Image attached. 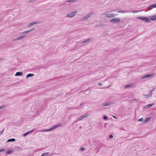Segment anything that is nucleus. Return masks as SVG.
I'll return each mask as SVG.
<instances>
[{"label": "nucleus", "mask_w": 156, "mask_h": 156, "mask_svg": "<svg viewBox=\"0 0 156 156\" xmlns=\"http://www.w3.org/2000/svg\"><path fill=\"white\" fill-rule=\"evenodd\" d=\"M156 75L155 73H150L146 74L141 77V79H144L146 78H150L153 77L154 75Z\"/></svg>", "instance_id": "1"}, {"label": "nucleus", "mask_w": 156, "mask_h": 156, "mask_svg": "<svg viewBox=\"0 0 156 156\" xmlns=\"http://www.w3.org/2000/svg\"><path fill=\"white\" fill-rule=\"evenodd\" d=\"M77 13V11H75L74 12H72L69 14H68L66 16V17H72L75 16L76 14Z\"/></svg>", "instance_id": "2"}, {"label": "nucleus", "mask_w": 156, "mask_h": 156, "mask_svg": "<svg viewBox=\"0 0 156 156\" xmlns=\"http://www.w3.org/2000/svg\"><path fill=\"white\" fill-rule=\"evenodd\" d=\"M120 21V19L119 18H115L111 19L110 22L111 23H118Z\"/></svg>", "instance_id": "3"}, {"label": "nucleus", "mask_w": 156, "mask_h": 156, "mask_svg": "<svg viewBox=\"0 0 156 156\" xmlns=\"http://www.w3.org/2000/svg\"><path fill=\"white\" fill-rule=\"evenodd\" d=\"M88 116V114H85L84 115H83L80 117H79L77 118V119L78 121H80L83 119L84 118L87 117Z\"/></svg>", "instance_id": "4"}, {"label": "nucleus", "mask_w": 156, "mask_h": 156, "mask_svg": "<svg viewBox=\"0 0 156 156\" xmlns=\"http://www.w3.org/2000/svg\"><path fill=\"white\" fill-rule=\"evenodd\" d=\"M93 14L92 13H90L85 16L83 19V20H87L89 17L91 16Z\"/></svg>", "instance_id": "5"}, {"label": "nucleus", "mask_w": 156, "mask_h": 156, "mask_svg": "<svg viewBox=\"0 0 156 156\" xmlns=\"http://www.w3.org/2000/svg\"><path fill=\"white\" fill-rule=\"evenodd\" d=\"M39 22L38 21H35L34 22H33L32 23H30L28 25L27 27H30L31 26L35 24H36L39 23Z\"/></svg>", "instance_id": "6"}, {"label": "nucleus", "mask_w": 156, "mask_h": 156, "mask_svg": "<svg viewBox=\"0 0 156 156\" xmlns=\"http://www.w3.org/2000/svg\"><path fill=\"white\" fill-rule=\"evenodd\" d=\"M61 125V124H57L56 125H55L54 126H53L51 128V130H52L55 129V128L60 126Z\"/></svg>", "instance_id": "7"}, {"label": "nucleus", "mask_w": 156, "mask_h": 156, "mask_svg": "<svg viewBox=\"0 0 156 156\" xmlns=\"http://www.w3.org/2000/svg\"><path fill=\"white\" fill-rule=\"evenodd\" d=\"M34 30V28H32V29H30V30H26V31H24L23 32H22V33H20V34H21L23 33H28L33 30Z\"/></svg>", "instance_id": "8"}, {"label": "nucleus", "mask_w": 156, "mask_h": 156, "mask_svg": "<svg viewBox=\"0 0 156 156\" xmlns=\"http://www.w3.org/2000/svg\"><path fill=\"white\" fill-rule=\"evenodd\" d=\"M34 129H33L32 130H31V131H28V132L25 133L24 134H23V136L25 137V136H26L27 135H28V134L30 133H32L34 131Z\"/></svg>", "instance_id": "9"}, {"label": "nucleus", "mask_w": 156, "mask_h": 156, "mask_svg": "<svg viewBox=\"0 0 156 156\" xmlns=\"http://www.w3.org/2000/svg\"><path fill=\"white\" fill-rule=\"evenodd\" d=\"M156 8V4H154L151 5L149 7L148 9H151L152 8Z\"/></svg>", "instance_id": "10"}, {"label": "nucleus", "mask_w": 156, "mask_h": 156, "mask_svg": "<svg viewBox=\"0 0 156 156\" xmlns=\"http://www.w3.org/2000/svg\"><path fill=\"white\" fill-rule=\"evenodd\" d=\"M116 15L113 14L108 13V17L112 18L116 16Z\"/></svg>", "instance_id": "11"}, {"label": "nucleus", "mask_w": 156, "mask_h": 156, "mask_svg": "<svg viewBox=\"0 0 156 156\" xmlns=\"http://www.w3.org/2000/svg\"><path fill=\"white\" fill-rule=\"evenodd\" d=\"M117 12L119 13H125L127 12H131V11H118Z\"/></svg>", "instance_id": "12"}, {"label": "nucleus", "mask_w": 156, "mask_h": 156, "mask_svg": "<svg viewBox=\"0 0 156 156\" xmlns=\"http://www.w3.org/2000/svg\"><path fill=\"white\" fill-rule=\"evenodd\" d=\"M27 36H22L17 37V40H20L21 39L24 38L26 37Z\"/></svg>", "instance_id": "13"}, {"label": "nucleus", "mask_w": 156, "mask_h": 156, "mask_svg": "<svg viewBox=\"0 0 156 156\" xmlns=\"http://www.w3.org/2000/svg\"><path fill=\"white\" fill-rule=\"evenodd\" d=\"M23 75V73L20 72H17L15 74V76H21Z\"/></svg>", "instance_id": "14"}, {"label": "nucleus", "mask_w": 156, "mask_h": 156, "mask_svg": "<svg viewBox=\"0 0 156 156\" xmlns=\"http://www.w3.org/2000/svg\"><path fill=\"white\" fill-rule=\"evenodd\" d=\"M151 118V116L146 118L145 119V120H144V122L145 123V122H146L149 121V120H150Z\"/></svg>", "instance_id": "15"}, {"label": "nucleus", "mask_w": 156, "mask_h": 156, "mask_svg": "<svg viewBox=\"0 0 156 156\" xmlns=\"http://www.w3.org/2000/svg\"><path fill=\"white\" fill-rule=\"evenodd\" d=\"M51 128L49 129H43V130L40 131L42 132H48L51 131Z\"/></svg>", "instance_id": "16"}, {"label": "nucleus", "mask_w": 156, "mask_h": 156, "mask_svg": "<svg viewBox=\"0 0 156 156\" xmlns=\"http://www.w3.org/2000/svg\"><path fill=\"white\" fill-rule=\"evenodd\" d=\"M15 141V139L14 138H12L10 139H8L7 141H6L7 142H13Z\"/></svg>", "instance_id": "17"}, {"label": "nucleus", "mask_w": 156, "mask_h": 156, "mask_svg": "<svg viewBox=\"0 0 156 156\" xmlns=\"http://www.w3.org/2000/svg\"><path fill=\"white\" fill-rule=\"evenodd\" d=\"M144 21L147 22H151V20L149 19L148 18L145 17V19L144 20Z\"/></svg>", "instance_id": "18"}, {"label": "nucleus", "mask_w": 156, "mask_h": 156, "mask_svg": "<svg viewBox=\"0 0 156 156\" xmlns=\"http://www.w3.org/2000/svg\"><path fill=\"white\" fill-rule=\"evenodd\" d=\"M34 75L33 74L30 73L28 74L26 76V78H28L30 77H32Z\"/></svg>", "instance_id": "19"}, {"label": "nucleus", "mask_w": 156, "mask_h": 156, "mask_svg": "<svg viewBox=\"0 0 156 156\" xmlns=\"http://www.w3.org/2000/svg\"><path fill=\"white\" fill-rule=\"evenodd\" d=\"M13 150H9V151H6V153L7 154H9L12 153V152H13Z\"/></svg>", "instance_id": "20"}, {"label": "nucleus", "mask_w": 156, "mask_h": 156, "mask_svg": "<svg viewBox=\"0 0 156 156\" xmlns=\"http://www.w3.org/2000/svg\"><path fill=\"white\" fill-rule=\"evenodd\" d=\"M90 39H91L90 38L87 39L85 41H83L82 42V43H87V42H88V41H90Z\"/></svg>", "instance_id": "21"}, {"label": "nucleus", "mask_w": 156, "mask_h": 156, "mask_svg": "<svg viewBox=\"0 0 156 156\" xmlns=\"http://www.w3.org/2000/svg\"><path fill=\"white\" fill-rule=\"evenodd\" d=\"M49 154V152L44 153H43L41 156H48Z\"/></svg>", "instance_id": "22"}, {"label": "nucleus", "mask_w": 156, "mask_h": 156, "mask_svg": "<svg viewBox=\"0 0 156 156\" xmlns=\"http://www.w3.org/2000/svg\"><path fill=\"white\" fill-rule=\"evenodd\" d=\"M150 18L152 20H156V16H151Z\"/></svg>", "instance_id": "23"}, {"label": "nucleus", "mask_w": 156, "mask_h": 156, "mask_svg": "<svg viewBox=\"0 0 156 156\" xmlns=\"http://www.w3.org/2000/svg\"><path fill=\"white\" fill-rule=\"evenodd\" d=\"M132 85L130 84H128V85H126V86H125V88H128L129 87H132Z\"/></svg>", "instance_id": "24"}, {"label": "nucleus", "mask_w": 156, "mask_h": 156, "mask_svg": "<svg viewBox=\"0 0 156 156\" xmlns=\"http://www.w3.org/2000/svg\"><path fill=\"white\" fill-rule=\"evenodd\" d=\"M78 0H69L67 1L68 2H75Z\"/></svg>", "instance_id": "25"}, {"label": "nucleus", "mask_w": 156, "mask_h": 156, "mask_svg": "<svg viewBox=\"0 0 156 156\" xmlns=\"http://www.w3.org/2000/svg\"><path fill=\"white\" fill-rule=\"evenodd\" d=\"M138 18L142 20L143 21H144L145 19V17L142 16L139 17Z\"/></svg>", "instance_id": "26"}, {"label": "nucleus", "mask_w": 156, "mask_h": 156, "mask_svg": "<svg viewBox=\"0 0 156 156\" xmlns=\"http://www.w3.org/2000/svg\"><path fill=\"white\" fill-rule=\"evenodd\" d=\"M14 150L15 151H18L19 150V147H18V146H15V147H14Z\"/></svg>", "instance_id": "27"}, {"label": "nucleus", "mask_w": 156, "mask_h": 156, "mask_svg": "<svg viewBox=\"0 0 156 156\" xmlns=\"http://www.w3.org/2000/svg\"><path fill=\"white\" fill-rule=\"evenodd\" d=\"M155 88H153L149 93V95H151L152 94V92L154 90Z\"/></svg>", "instance_id": "28"}, {"label": "nucleus", "mask_w": 156, "mask_h": 156, "mask_svg": "<svg viewBox=\"0 0 156 156\" xmlns=\"http://www.w3.org/2000/svg\"><path fill=\"white\" fill-rule=\"evenodd\" d=\"M107 33L106 32H105L104 33H103L102 34V35L101 36V37H105L107 35Z\"/></svg>", "instance_id": "29"}, {"label": "nucleus", "mask_w": 156, "mask_h": 156, "mask_svg": "<svg viewBox=\"0 0 156 156\" xmlns=\"http://www.w3.org/2000/svg\"><path fill=\"white\" fill-rule=\"evenodd\" d=\"M102 17H107V15L106 14H103L102 15Z\"/></svg>", "instance_id": "30"}, {"label": "nucleus", "mask_w": 156, "mask_h": 156, "mask_svg": "<svg viewBox=\"0 0 156 156\" xmlns=\"http://www.w3.org/2000/svg\"><path fill=\"white\" fill-rule=\"evenodd\" d=\"M154 105L153 104H149L147 105V107L149 108L152 106Z\"/></svg>", "instance_id": "31"}, {"label": "nucleus", "mask_w": 156, "mask_h": 156, "mask_svg": "<svg viewBox=\"0 0 156 156\" xmlns=\"http://www.w3.org/2000/svg\"><path fill=\"white\" fill-rule=\"evenodd\" d=\"M138 101V99H135L132 100L131 101V102H134V101Z\"/></svg>", "instance_id": "32"}, {"label": "nucleus", "mask_w": 156, "mask_h": 156, "mask_svg": "<svg viewBox=\"0 0 156 156\" xmlns=\"http://www.w3.org/2000/svg\"><path fill=\"white\" fill-rule=\"evenodd\" d=\"M103 119L105 120H107V117L106 116H104Z\"/></svg>", "instance_id": "33"}, {"label": "nucleus", "mask_w": 156, "mask_h": 156, "mask_svg": "<svg viewBox=\"0 0 156 156\" xmlns=\"http://www.w3.org/2000/svg\"><path fill=\"white\" fill-rule=\"evenodd\" d=\"M143 120V118H141L139 119V122H142Z\"/></svg>", "instance_id": "34"}, {"label": "nucleus", "mask_w": 156, "mask_h": 156, "mask_svg": "<svg viewBox=\"0 0 156 156\" xmlns=\"http://www.w3.org/2000/svg\"><path fill=\"white\" fill-rule=\"evenodd\" d=\"M4 130V128L3 129V130L2 131H0V135H2L3 133Z\"/></svg>", "instance_id": "35"}, {"label": "nucleus", "mask_w": 156, "mask_h": 156, "mask_svg": "<svg viewBox=\"0 0 156 156\" xmlns=\"http://www.w3.org/2000/svg\"><path fill=\"white\" fill-rule=\"evenodd\" d=\"M85 148L83 147H81L80 148V150L82 151H84L85 150Z\"/></svg>", "instance_id": "36"}, {"label": "nucleus", "mask_w": 156, "mask_h": 156, "mask_svg": "<svg viewBox=\"0 0 156 156\" xmlns=\"http://www.w3.org/2000/svg\"><path fill=\"white\" fill-rule=\"evenodd\" d=\"M5 107V106H3V105L0 106V110L2 108H4Z\"/></svg>", "instance_id": "37"}, {"label": "nucleus", "mask_w": 156, "mask_h": 156, "mask_svg": "<svg viewBox=\"0 0 156 156\" xmlns=\"http://www.w3.org/2000/svg\"><path fill=\"white\" fill-rule=\"evenodd\" d=\"M5 151L4 149H0V152H2L3 151Z\"/></svg>", "instance_id": "38"}, {"label": "nucleus", "mask_w": 156, "mask_h": 156, "mask_svg": "<svg viewBox=\"0 0 156 156\" xmlns=\"http://www.w3.org/2000/svg\"><path fill=\"white\" fill-rule=\"evenodd\" d=\"M107 105V103H106L103 105V107H105Z\"/></svg>", "instance_id": "39"}, {"label": "nucleus", "mask_w": 156, "mask_h": 156, "mask_svg": "<svg viewBox=\"0 0 156 156\" xmlns=\"http://www.w3.org/2000/svg\"><path fill=\"white\" fill-rule=\"evenodd\" d=\"M143 95H144V96H148V97H149V96H151V95H149V93L148 94H147H147H143Z\"/></svg>", "instance_id": "40"}, {"label": "nucleus", "mask_w": 156, "mask_h": 156, "mask_svg": "<svg viewBox=\"0 0 156 156\" xmlns=\"http://www.w3.org/2000/svg\"><path fill=\"white\" fill-rule=\"evenodd\" d=\"M131 11V12H133V13H136V12H139V11Z\"/></svg>", "instance_id": "41"}, {"label": "nucleus", "mask_w": 156, "mask_h": 156, "mask_svg": "<svg viewBox=\"0 0 156 156\" xmlns=\"http://www.w3.org/2000/svg\"><path fill=\"white\" fill-rule=\"evenodd\" d=\"M35 0H30L28 1V2H31L34 1Z\"/></svg>", "instance_id": "42"}, {"label": "nucleus", "mask_w": 156, "mask_h": 156, "mask_svg": "<svg viewBox=\"0 0 156 156\" xmlns=\"http://www.w3.org/2000/svg\"><path fill=\"white\" fill-rule=\"evenodd\" d=\"M17 38H14V39H13L12 40V41H17Z\"/></svg>", "instance_id": "43"}, {"label": "nucleus", "mask_w": 156, "mask_h": 156, "mask_svg": "<svg viewBox=\"0 0 156 156\" xmlns=\"http://www.w3.org/2000/svg\"><path fill=\"white\" fill-rule=\"evenodd\" d=\"M113 136L112 135H110V136H109V138L110 139H112V138H113Z\"/></svg>", "instance_id": "44"}, {"label": "nucleus", "mask_w": 156, "mask_h": 156, "mask_svg": "<svg viewBox=\"0 0 156 156\" xmlns=\"http://www.w3.org/2000/svg\"><path fill=\"white\" fill-rule=\"evenodd\" d=\"M144 108H148V107H147V105H146V106H144Z\"/></svg>", "instance_id": "45"}, {"label": "nucleus", "mask_w": 156, "mask_h": 156, "mask_svg": "<svg viewBox=\"0 0 156 156\" xmlns=\"http://www.w3.org/2000/svg\"><path fill=\"white\" fill-rule=\"evenodd\" d=\"M113 103H112V102H111V103H109L108 102V105H110L112 104H113Z\"/></svg>", "instance_id": "46"}, {"label": "nucleus", "mask_w": 156, "mask_h": 156, "mask_svg": "<svg viewBox=\"0 0 156 156\" xmlns=\"http://www.w3.org/2000/svg\"><path fill=\"white\" fill-rule=\"evenodd\" d=\"M98 85H100V86H101L102 85V83H99L98 84Z\"/></svg>", "instance_id": "47"}, {"label": "nucleus", "mask_w": 156, "mask_h": 156, "mask_svg": "<svg viewBox=\"0 0 156 156\" xmlns=\"http://www.w3.org/2000/svg\"><path fill=\"white\" fill-rule=\"evenodd\" d=\"M83 104H84V103H81L80 104V106H81V105H82Z\"/></svg>", "instance_id": "48"}, {"label": "nucleus", "mask_w": 156, "mask_h": 156, "mask_svg": "<svg viewBox=\"0 0 156 156\" xmlns=\"http://www.w3.org/2000/svg\"><path fill=\"white\" fill-rule=\"evenodd\" d=\"M81 128H82V126H80V129H81Z\"/></svg>", "instance_id": "49"}, {"label": "nucleus", "mask_w": 156, "mask_h": 156, "mask_svg": "<svg viewBox=\"0 0 156 156\" xmlns=\"http://www.w3.org/2000/svg\"><path fill=\"white\" fill-rule=\"evenodd\" d=\"M78 109V108H76V109Z\"/></svg>", "instance_id": "50"}, {"label": "nucleus", "mask_w": 156, "mask_h": 156, "mask_svg": "<svg viewBox=\"0 0 156 156\" xmlns=\"http://www.w3.org/2000/svg\"><path fill=\"white\" fill-rule=\"evenodd\" d=\"M113 116V117H114V118H116V117H115V116Z\"/></svg>", "instance_id": "51"}, {"label": "nucleus", "mask_w": 156, "mask_h": 156, "mask_svg": "<svg viewBox=\"0 0 156 156\" xmlns=\"http://www.w3.org/2000/svg\"><path fill=\"white\" fill-rule=\"evenodd\" d=\"M1 60H2V59H0V61H1Z\"/></svg>", "instance_id": "52"}]
</instances>
